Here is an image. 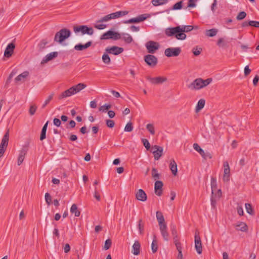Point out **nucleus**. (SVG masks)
<instances>
[{
  "instance_id": "12",
  "label": "nucleus",
  "mask_w": 259,
  "mask_h": 259,
  "mask_svg": "<svg viewBox=\"0 0 259 259\" xmlns=\"http://www.w3.org/2000/svg\"><path fill=\"white\" fill-rule=\"evenodd\" d=\"M201 80V78L195 79L188 85V88L192 90H199L202 89Z\"/></svg>"
},
{
  "instance_id": "35",
  "label": "nucleus",
  "mask_w": 259,
  "mask_h": 259,
  "mask_svg": "<svg viewBox=\"0 0 259 259\" xmlns=\"http://www.w3.org/2000/svg\"><path fill=\"white\" fill-rule=\"evenodd\" d=\"M218 29L215 28H212L209 30H207L205 32V34L206 36L209 37H213L218 33Z\"/></svg>"
},
{
  "instance_id": "33",
  "label": "nucleus",
  "mask_w": 259,
  "mask_h": 259,
  "mask_svg": "<svg viewBox=\"0 0 259 259\" xmlns=\"http://www.w3.org/2000/svg\"><path fill=\"white\" fill-rule=\"evenodd\" d=\"M211 193L212 195L214 194L215 191H217V183L216 178L214 177L211 178Z\"/></svg>"
},
{
  "instance_id": "26",
  "label": "nucleus",
  "mask_w": 259,
  "mask_h": 259,
  "mask_svg": "<svg viewBox=\"0 0 259 259\" xmlns=\"http://www.w3.org/2000/svg\"><path fill=\"white\" fill-rule=\"evenodd\" d=\"M217 44L220 48H227L229 47V41L222 37L219 38Z\"/></svg>"
},
{
  "instance_id": "32",
  "label": "nucleus",
  "mask_w": 259,
  "mask_h": 259,
  "mask_svg": "<svg viewBox=\"0 0 259 259\" xmlns=\"http://www.w3.org/2000/svg\"><path fill=\"white\" fill-rule=\"evenodd\" d=\"M205 103V100L201 99L199 100L197 103V104L196 106L195 112H198L200 110H201L204 106Z\"/></svg>"
},
{
  "instance_id": "56",
  "label": "nucleus",
  "mask_w": 259,
  "mask_h": 259,
  "mask_svg": "<svg viewBox=\"0 0 259 259\" xmlns=\"http://www.w3.org/2000/svg\"><path fill=\"white\" fill-rule=\"evenodd\" d=\"M37 109V106L35 105H32L30 106L29 112L30 115H33Z\"/></svg>"
},
{
  "instance_id": "46",
  "label": "nucleus",
  "mask_w": 259,
  "mask_h": 259,
  "mask_svg": "<svg viewBox=\"0 0 259 259\" xmlns=\"http://www.w3.org/2000/svg\"><path fill=\"white\" fill-rule=\"evenodd\" d=\"M167 0H152V4L154 6L162 5L167 3Z\"/></svg>"
},
{
  "instance_id": "10",
  "label": "nucleus",
  "mask_w": 259,
  "mask_h": 259,
  "mask_svg": "<svg viewBox=\"0 0 259 259\" xmlns=\"http://www.w3.org/2000/svg\"><path fill=\"white\" fill-rule=\"evenodd\" d=\"M147 79L152 84H159L167 81V78L164 76H158L156 77H151L147 76Z\"/></svg>"
},
{
  "instance_id": "6",
  "label": "nucleus",
  "mask_w": 259,
  "mask_h": 259,
  "mask_svg": "<svg viewBox=\"0 0 259 259\" xmlns=\"http://www.w3.org/2000/svg\"><path fill=\"white\" fill-rule=\"evenodd\" d=\"M181 52L180 48H168L165 50L164 55L167 57H177Z\"/></svg>"
},
{
  "instance_id": "41",
  "label": "nucleus",
  "mask_w": 259,
  "mask_h": 259,
  "mask_svg": "<svg viewBox=\"0 0 259 259\" xmlns=\"http://www.w3.org/2000/svg\"><path fill=\"white\" fill-rule=\"evenodd\" d=\"M212 79L211 78H208L205 80L201 78V83L202 84V88L208 85L209 84H210L212 82Z\"/></svg>"
},
{
  "instance_id": "59",
  "label": "nucleus",
  "mask_w": 259,
  "mask_h": 259,
  "mask_svg": "<svg viewBox=\"0 0 259 259\" xmlns=\"http://www.w3.org/2000/svg\"><path fill=\"white\" fill-rule=\"evenodd\" d=\"M111 106L110 104H105L99 108V111L104 112L105 110H108Z\"/></svg>"
},
{
  "instance_id": "30",
  "label": "nucleus",
  "mask_w": 259,
  "mask_h": 259,
  "mask_svg": "<svg viewBox=\"0 0 259 259\" xmlns=\"http://www.w3.org/2000/svg\"><path fill=\"white\" fill-rule=\"evenodd\" d=\"M169 168L171 171L172 174L174 176H176L178 172V169L177 164L175 160L172 159L170 160Z\"/></svg>"
},
{
  "instance_id": "49",
  "label": "nucleus",
  "mask_w": 259,
  "mask_h": 259,
  "mask_svg": "<svg viewBox=\"0 0 259 259\" xmlns=\"http://www.w3.org/2000/svg\"><path fill=\"white\" fill-rule=\"evenodd\" d=\"M54 96V93H52L51 95H50L48 98L45 101L44 104L42 106V108H45V107L50 102V101L52 100L53 97Z\"/></svg>"
},
{
  "instance_id": "40",
  "label": "nucleus",
  "mask_w": 259,
  "mask_h": 259,
  "mask_svg": "<svg viewBox=\"0 0 259 259\" xmlns=\"http://www.w3.org/2000/svg\"><path fill=\"white\" fill-rule=\"evenodd\" d=\"M193 148L196 151L199 152L201 156H203V155H204V150L199 146L197 143H194L193 144Z\"/></svg>"
},
{
  "instance_id": "38",
  "label": "nucleus",
  "mask_w": 259,
  "mask_h": 259,
  "mask_svg": "<svg viewBox=\"0 0 259 259\" xmlns=\"http://www.w3.org/2000/svg\"><path fill=\"white\" fill-rule=\"evenodd\" d=\"M48 44V41L46 39H42L38 45V48L40 51H42L45 48L46 46Z\"/></svg>"
},
{
  "instance_id": "36",
  "label": "nucleus",
  "mask_w": 259,
  "mask_h": 259,
  "mask_svg": "<svg viewBox=\"0 0 259 259\" xmlns=\"http://www.w3.org/2000/svg\"><path fill=\"white\" fill-rule=\"evenodd\" d=\"M170 230H171V234L173 236L174 241L175 240H179L178 234H177V231L176 226L174 225L171 226H170Z\"/></svg>"
},
{
  "instance_id": "21",
  "label": "nucleus",
  "mask_w": 259,
  "mask_h": 259,
  "mask_svg": "<svg viewBox=\"0 0 259 259\" xmlns=\"http://www.w3.org/2000/svg\"><path fill=\"white\" fill-rule=\"evenodd\" d=\"M161 234L165 241H168L169 240V234L167 231L166 225H163L162 226L159 227Z\"/></svg>"
},
{
  "instance_id": "31",
  "label": "nucleus",
  "mask_w": 259,
  "mask_h": 259,
  "mask_svg": "<svg viewBox=\"0 0 259 259\" xmlns=\"http://www.w3.org/2000/svg\"><path fill=\"white\" fill-rule=\"evenodd\" d=\"M124 41L126 44H131L133 41V37L128 33H123L121 34V38Z\"/></svg>"
},
{
  "instance_id": "4",
  "label": "nucleus",
  "mask_w": 259,
  "mask_h": 259,
  "mask_svg": "<svg viewBox=\"0 0 259 259\" xmlns=\"http://www.w3.org/2000/svg\"><path fill=\"white\" fill-rule=\"evenodd\" d=\"M150 17L148 14H144L139 15L136 18H133L123 21L124 24L138 23L143 22Z\"/></svg>"
},
{
  "instance_id": "54",
  "label": "nucleus",
  "mask_w": 259,
  "mask_h": 259,
  "mask_svg": "<svg viewBox=\"0 0 259 259\" xmlns=\"http://www.w3.org/2000/svg\"><path fill=\"white\" fill-rule=\"evenodd\" d=\"M246 13L245 12L242 11L239 13V14L236 17V19L237 20H242L243 19H244L246 17Z\"/></svg>"
},
{
  "instance_id": "62",
  "label": "nucleus",
  "mask_w": 259,
  "mask_h": 259,
  "mask_svg": "<svg viewBox=\"0 0 259 259\" xmlns=\"http://www.w3.org/2000/svg\"><path fill=\"white\" fill-rule=\"evenodd\" d=\"M25 156V155H24L23 154H19V157L18 158V162H17L18 165H20L22 164V163L23 162V161L24 159Z\"/></svg>"
},
{
  "instance_id": "48",
  "label": "nucleus",
  "mask_w": 259,
  "mask_h": 259,
  "mask_svg": "<svg viewBox=\"0 0 259 259\" xmlns=\"http://www.w3.org/2000/svg\"><path fill=\"white\" fill-rule=\"evenodd\" d=\"M155 238L156 237L154 236V239H153L151 244L152 251L153 253H155L157 251L158 248L157 243Z\"/></svg>"
},
{
  "instance_id": "45",
  "label": "nucleus",
  "mask_w": 259,
  "mask_h": 259,
  "mask_svg": "<svg viewBox=\"0 0 259 259\" xmlns=\"http://www.w3.org/2000/svg\"><path fill=\"white\" fill-rule=\"evenodd\" d=\"M181 27L182 28L183 33L188 32L192 30L194 28V26L192 25H181Z\"/></svg>"
},
{
  "instance_id": "19",
  "label": "nucleus",
  "mask_w": 259,
  "mask_h": 259,
  "mask_svg": "<svg viewBox=\"0 0 259 259\" xmlns=\"http://www.w3.org/2000/svg\"><path fill=\"white\" fill-rule=\"evenodd\" d=\"M29 72L27 71H24L19 75H18L15 78V81L16 83H18L19 82H23L25 81V79L29 75Z\"/></svg>"
},
{
  "instance_id": "24",
  "label": "nucleus",
  "mask_w": 259,
  "mask_h": 259,
  "mask_svg": "<svg viewBox=\"0 0 259 259\" xmlns=\"http://www.w3.org/2000/svg\"><path fill=\"white\" fill-rule=\"evenodd\" d=\"M156 219L158 223L159 227L163 225H166L165 223L164 218L162 213L160 211H157L156 213Z\"/></svg>"
},
{
  "instance_id": "5",
  "label": "nucleus",
  "mask_w": 259,
  "mask_h": 259,
  "mask_svg": "<svg viewBox=\"0 0 259 259\" xmlns=\"http://www.w3.org/2000/svg\"><path fill=\"white\" fill-rule=\"evenodd\" d=\"M73 30L75 33L81 32L82 34H88L92 35L94 33V30L92 27H89L87 25H80L74 26Z\"/></svg>"
},
{
  "instance_id": "23",
  "label": "nucleus",
  "mask_w": 259,
  "mask_h": 259,
  "mask_svg": "<svg viewBox=\"0 0 259 259\" xmlns=\"http://www.w3.org/2000/svg\"><path fill=\"white\" fill-rule=\"evenodd\" d=\"M132 253L136 255H139L140 253L141 245L139 241H135L133 245Z\"/></svg>"
},
{
  "instance_id": "28",
  "label": "nucleus",
  "mask_w": 259,
  "mask_h": 259,
  "mask_svg": "<svg viewBox=\"0 0 259 259\" xmlns=\"http://www.w3.org/2000/svg\"><path fill=\"white\" fill-rule=\"evenodd\" d=\"M87 87L86 84L83 83H79L76 85H73L72 87V90H73V92L74 94H76L78 93L81 90L84 89Z\"/></svg>"
},
{
  "instance_id": "53",
  "label": "nucleus",
  "mask_w": 259,
  "mask_h": 259,
  "mask_svg": "<svg viewBox=\"0 0 259 259\" xmlns=\"http://www.w3.org/2000/svg\"><path fill=\"white\" fill-rule=\"evenodd\" d=\"M174 243L175 244V245H176V248H177V249L178 251V252L179 251H182V244L180 242L179 240H175L174 241Z\"/></svg>"
},
{
  "instance_id": "13",
  "label": "nucleus",
  "mask_w": 259,
  "mask_h": 259,
  "mask_svg": "<svg viewBox=\"0 0 259 259\" xmlns=\"http://www.w3.org/2000/svg\"><path fill=\"white\" fill-rule=\"evenodd\" d=\"M146 47L148 53L153 54L158 49L159 46L156 42L149 41L146 44Z\"/></svg>"
},
{
  "instance_id": "43",
  "label": "nucleus",
  "mask_w": 259,
  "mask_h": 259,
  "mask_svg": "<svg viewBox=\"0 0 259 259\" xmlns=\"http://www.w3.org/2000/svg\"><path fill=\"white\" fill-rule=\"evenodd\" d=\"M112 19L111 14L107 15L104 17L101 18L100 20L97 21V23H101L103 22H107Z\"/></svg>"
},
{
  "instance_id": "58",
  "label": "nucleus",
  "mask_w": 259,
  "mask_h": 259,
  "mask_svg": "<svg viewBox=\"0 0 259 259\" xmlns=\"http://www.w3.org/2000/svg\"><path fill=\"white\" fill-rule=\"evenodd\" d=\"M143 144L147 150H149L150 148V145L149 141L146 139H142Z\"/></svg>"
},
{
  "instance_id": "39",
  "label": "nucleus",
  "mask_w": 259,
  "mask_h": 259,
  "mask_svg": "<svg viewBox=\"0 0 259 259\" xmlns=\"http://www.w3.org/2000/svg\"><path fill=\"white\" fill-rule=\"evenodd\" d=\"M151 174L152 177L154 180L157 181V180L159 179L160 175L158 172L156 168L153 167L152 168Z\"/></svg>"
},
{
  "instance_id": "1",
  "label": "nucleus",
  "mask_w": 259,
  "mask_h": 259,
  "mask_svg": "<svg viewBox=\"0 0 259 259\" xmlns=\"http://www.w3.org/2000/svg\"><path fill=\"white\" fill-rule=\"evenodd\" d=\"M165 34L168 37L175 36L179 40H184L187 36L186 34L183 33L181 25L166 28L165 29Z\"/></svg>"
},
{
  "instance_id": "7",
  "label": "nucleus",
  "mask_w": 259,
  "mask_h": 259,
  "mask_svg": "<svg viewBox=\"0 0 259 259\" xmlns=\"http://www.w3.org/2000/svg\"><path fill=\"white\" fill-rule=\"evenodd\" d=\"M224 175L223 181L225 183H228L230 181V168L228 161H225L223 163Z\"/></svg>"
},
{
  "instance_id": "16",
  "label": "nucleus",
  "mask_w": 259,
  "mask_h": 259,
  "mask_svg": "<svg viewBox=\"0 0 259 259\" xmlns=\"http://www.w3.org/2000/svg\"><path fill=\"white\" fill-rule=\"evenodd\" d=\"M9 131L8 130L7 132L4 135L1 143L0 144V149H3L6 151V149L8 146V142H9Z\"/></svg>"
},
{
  "instance_id": "29",
  "label": "nucleus",
  "mask_w": 259,
  "mask_h": 259,
  "mask_svg": "<svg viewBox=\"0 0 259 259\" xmlns=\"http://www.w3.org/2000/svg\"><path fill=\"white\" fill-rule=\"evenodd\" d=\"M128 11H117L115 13H111V16L112 19L118 18L122 16H124L127 14H128Z\"/></svg>"
},
{
  "instance_id": "25",
  "label": "nucleus",
  "mask_w": 259,
  "mask_h": 259,
  "mask_svg": "<svg viewBox=\"0 0 259 259\" xmlns=\"http://www.w3.org/2000/svg\"><path fill=\"white\" fill-rule=\"evenodd\" d=\"M92 42L91 41H88L84 45L81 44H78L75 46L74 49L77 51H82L86 49L91 46Z\"/></svg>"
},
{
  "instance_id": "44",
  "label": "nucleus",
  "mask_w": 259,
  "mask_h": 259,
  "mask_svg": "<svg viewBox=\"0 0 259 259\" xmlns=\"http://www.w3.org/2000/svg\"><path fill=\"white\" fill-rule=\"evenodd\" d=\"M103 62L106 64H109L111 62V59L108 54L105 53L102 56Z\"/></svg>"
},
{
  "instance_id": "14",
  "label": "nucleus",
  "mask_w": 259,
  "mask_h": 259,
  "mask_svg": "<svg viewBox=\"0 0 259 259\" xmlns=\"http://www.w3.org/2000/svg\"><path fill=\"white\" fill-rule=\"evenodd\" d=\"M15 48V45L13 42L9 44L7 46V47L5 51L4 56L6 57V58L11 57L14 53Z\"/></svg>"
},
{
  "instance_id": "2",
  "label": "nucleus",
  "mask_w": 259,
  "mask_h": 259,
  "mask_svg": "<svg viewBox=\"0 0 259 259\" xmlns=\"http://www.w3.org/2000/svg\"><path fill=\"white\" fill-rule=\"evenodd\" d=\"M71 35V31L67 28L61 29L57 32L54 37V41L61 44Z\"/></svg>"
},
{
  "instance_id": "51",
  "label": "nucleus",
  "mask_w": 259,
  "mask_h": 259,
  "mask_svg": "<svg viewBox=\"0 0 259 259\" xmlns=\"http://www.w3.org/2000/svg\"><path fill=\"white\" fill-rule=\"evenodd\" d=\"M183 2L180 1L176 3L171 9V10H180L182 8Z\"/></svg>"
},
{
  "instance_id": "64",
  "label": "nucleus",
  "mask_w": 259,
  "mask_h": 259,
  "mask_svg": "<svg viewBox=\"0 0 259 259\" xmlns=\"http://www.w3.org/2000/svg\"><path fill=\"white\" fill-rule=\"evenodd\" d=\"M53 123L55 125H56L57 127H59L60 126L61 124V120L57 118H55L53 119Z\"/></svg>"
},
{
  "instance_id": "8",
  "label": "nucleus",
  "mask_w": 259,
  "mask_h": 259,
  "mask_svg": "<svg viewBox=\"0 0 259 259\" xmlns=\"http://www.w3.org/2000/svg\"><path fill=\"white\" fill-rule=\"evenodd\" d=\"M195 248L197 252L200 254L202 252V246L199 233L196 231L195 233Z\"/></svg>"
},
{
  "instance_id": "3",
  "label": "nucleus",
  "mask_w": 259,
  "mask_h": 259,
  "mask_svg": "<svg viewBox=\"0 0 259 259\" xmlns=\"http://www.w3.org/2000/svg\"><path fill=\"white\" fill-rule=\"evenodd\" d=\"M121 38V34L118 32L109 30L103 33L101 36V39H113L118 40Z\"/></svg>"
},
{
  "instance_id": "52",
  "label": "nucleus",
  "mask_w": 259,
  "mask_h": 259,
  "mask_svg": "<svg viewBox=\"0 0 259 259\" xmlns=\"http://www.w3.org/2000/svg\"><path fill=\"white\" fill-rule=\"evenodd\" d=\"M133 130V123L131 122H128L124 127V131L127 132H131Z\"/></svg>"
},
{
  "instance_id": "9",
  "label": "nucleus",
  "mask_w": 259,
  "mask_h": 259,
  "mask_svg": "<svg viewBox=\"0 0 259 259\" xmlns=\"http://www.w3.org/2000/svg\"><path fill=\"white\" fill-rule=\"evenodd\" d=\"M144 61L151 67L155 66L157 63V58L155 56L150 54L144 56Z\"/></svg>"
},
{
  "instance_id": "27",
  "label": "nucleus",
  "mask_w": 259,
  "mask_h": 259,
  "mask_svg": "<svg viewBox=\"0 0 259 259\" xmlns=\"http://www.w3.org/2000/svg\"><path fill=\"white\" fill-rule=\"evenodd\" d=\"M236 230H239L242 232H246L248 230L247 225L244 222H241L235 225Z\"/></svg>"
},
{
  "instance_id": "55",
  "label": "nucleus",
  "mask_w": 259,
  "mask_h": 259,
  "mask_svg": "<svg viewBox=\"0 0 259 259\" xmlns=\"http://www.w3.org/2000/svg\"><path fill=\"white\" fill-rule=\"evenodd\" d=\"M112 244L111 240L110 239H107L105 242V244L104 246V248L105 250H107L111 247Z\"/></svg>"
},
{
  "instance_id": "37",
  "label": "nucleus",
  "mask_w": 259,
  "mask_h": 259,
  "mask_svg": "<svg viewBox=\"0 0 259 259\" xmlns=\"http://www.w3.org/2000/svg\"><path fill=\"white\" fill-rule=\"evenodd\" d=\"M29 148V143L28 142L25 144L21 148L20 151V154H23L24 155H26L27 154Z\"/></svg>"
},
{
  "instance_id": "57",
  "label": "nucleus",
  "mask_w": 259,
  "mask_h": 259,
  "mask_svg": "<svg viewBox=\"0 0 259 259\" xmlns=\"http://www.w3.org/2000/svg\"><path fill=\"white\" fill-rule=\"evenodd\" d=\"M106 124L108 127L113 128L115 125V122L113 120H106Z\"/></svg>"
},
{
  "instance_id": "20",
  "label": "nucleus",
  "mask_w": 259,
  "mask_h": 259,
  "mask_svg": "<svg viewBox=\"0 0 259 259\" xmlns=\"http://www.w3.org/2000/svg\"><path fill=\"white\" fill-rule=\"evenodd\" d=\"M58 53L57 52H53L47 55L42 60L41 64L46 63L49 61L55 58L58 56Z\"/></svg>"
},
{
  "instance_id": "47",
  "label": "nucleus",
  "mask_w": 259,
  "mask_h": 259,
  "mask_svg": "<svg viewBox=\"0 0 259 259\" xmlns=\"http://www.w3.org/2000/svg\"><path fill=\"white\" fill-rule=\"evenodd\" d=\"M245 205L247 212L249 214L254 215V213L251 205L249 203H245Z\"/></svg>"
},
{
  "instance_id": "11",
  "label": "nucleus",
  "mask_w": 259,
  "mask_h": 259,
  "mask_svg": "<svg viewBox=\"0 0 259 259\" xmlns=\"http://www.w3.org/2000/svg\"><path fill=\"white\" fill-rule=\"evenodd\" d=\"M106 52L110 54L114 55H118L124 51L123 48L117 46H112L111 47H108L105 50Z\"/></svg>"
},
{
  "instance_id": "22",
  "label": "nucleus",
  "mask_w": 259,
  "mask_h": 259,
  "mask_svg": "<svg viewBox=\"0 0 259 259\" xmlns=\"http://www.w3.org/2000/svg\"><path fill=\"white\" fill-rule=\"evenodd\" d=\"M136 198L141 201H145L147 200V195L142 189H139L136 194Z\"/></svg>"
},
{
  "instance_id": "50",
  "label": "nucleus",
  "mask_w": 259,
  "mask_h": 259,
  "mask_svg": "<svg viewBox=\"0 0 259 259\" xmlns=\"http://www.w3.org/2000/svg\"><path fill=\"white\" fill-rule=\"evenodd\" d=\"M146 128L151 135H153L155 134L154 127L152 124L149 123L147 124Z\"/></svg>"
},
{
  "instance_id": "61",
  "label": "nucleus",
  "mask_w": 259,
  "mask_h": 259,
  "mask_svg": "<svg viewBox=\"0 0 259 259\" xmlns=\"http://www.w3.org/2000/svg\"><path fill=\"white\" fill-rule=\"evenodd\" d=\"M51 198H51V196L50 195V194L48 193H46L45 194V200H46V203L48 205H50L51 203Z\"/></svg>"
},
{
  "instance_id": "17",
  "label": "nucleus",
  "mask_w": 259,
  "mask_h": 259,
  "mask_svg": "<svg viewBox=\"0 0 259 259\" xmlns=\"http://www.w3.org/2000/svg\"><path fill=\"white\" fill-rule=\"evenodd\" d=\"M153 148L156 149L155 151L153 152L154 159L155 160H158L162 155L163 148L158 145H154Z\"/></svg>"
},
{
  "instance_id": "60",
  "label": "nucleus",
  "mask_w": 259,
  "mask_h": 259,
  "mask_svg": "<svg viewBox=\"0 0 259 259\" xmlns=\"http://www.w3.org/2000/svg\"><path fill=\"white\" fill-rule=\"evenodd\" d=\"M222 196V191L221 189L215 191L213 194V197L216 199H219Z\"/></svg>"
},
{
  "instance_id": "34",
  "label": "nucleus",
  "mask_w": 259,
  "mask_h": 259,
  "mask_svg": "<svg viewBox=\"0 0 259 259\" xmlns=\"http://www.w3.org/2000/svg\"><path fill=\"white\" fill-rule=\"evenodd\" d=\"M70 212L74 213L75 217H79L80 214V212L78 210L77 205L75 204H73L70 208Z\"/></svg>"
},
{
  "instance_id": "15",
  "label": "nucleus",
  "mask_w": 259,
  "mask_h": 259,
  "mask_svg": "<svg viewBox=\"0 0 259 259\" xmlns=\"http://www.w3.org/2000/svg\"><path fill=\"white\" fill-rule=\"evenodd\" d=\"M163 183L161 181H156L154 185L155 193L158 196H160L162 194Z\"/></svg>"
},
{
  "instance_id": "18",
  "label": "nucleus",
  "mask_w": 259,
  "mask_h": 259,
  "mask_svg": "<svg viewBox=\"0 0 259 259\" xmlns=\"http://www.w3.org/2000/svg\"><path fill=\"white\" fill-rule=\"evenodd\" d=\"M74 94H75L73 92V90H72V87H71L68 90H66L65 91L63 92L60 95H59V96H58V99L61 100L64 98L70 97Z\"/></svg>"
},
{
  "instance_id": "42",
  "label": "nucleus",
  "mask_w": 259,
  "mask_h": 259,
  "mask_svg": "<svg viewBox=\"0 0 259 259\" xmlns=\"http://www.w3.org/2000/svg\"><path fill=\"white\" fill-rule=\"evenodd\" d=\"M138 229L139 233L142 235L143 234L144 231V225L142 219H140L138 222Z\"/></svg>"
},
{
  "instance_id": "63",
  "label": "nucleus",
  "mask_w": 259,
  "mask_h": 259,
  "mask_svg": "<svg viewBox=\"0 0 259 259\" xmlns=\"http://www.w3.org/2000/svg\"><path fill=\"white\" fill-rule=\"evenodd\" d=\"M46 132H47V130L41 129L40 135V141H43L44 139H45L46 138Z\"/></svg>"
}]
</instances>
